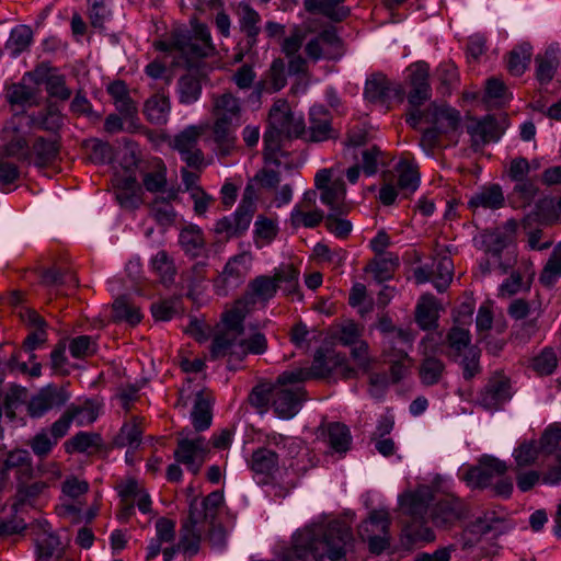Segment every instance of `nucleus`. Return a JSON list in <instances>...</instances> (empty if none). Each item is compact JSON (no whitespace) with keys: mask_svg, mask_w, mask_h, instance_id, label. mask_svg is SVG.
Instances as JSON below:
<instances>
[{"mask_svg":"<svg viewBox=\"0 0 561 561\" xmlns=\"http://www.w3.org/2000/svg\"><path fill=\"white\" fill-rule=\"evenodd\" d=\"M240 301L237 305L222 313L221 323L217 327V330L242 336L244 333V319L245 312L239 307Z\"/></svg>","mask_w":561,"mask_h":561,"instance_id":"obj_46","label":"nucleus"},{"mask_svg":"<svg viewBox=\"0 0 561 561\" xmlns=\"http://www.w3.org/2000/svg\"><path fill=\"white\" fill-rule=\"evenodd\" d=\"M113 317L117 321H126L129 324H138L142 314L134 304H130L125 297L117 298L113 304Z\"/></svg>","mask_w":561,"mask_h":561,"instance_id":"obj_56","label":"nucleus"},{"mask_svg":"<svg viewBox=\"0 0 561 561\" xmlns=\"http://www.w3.org/2000/svg\"><path fill=\"white\" fill-rule=\"evenodd\" d=\"M332 374L352 378L355 376V370L344 356L334 353L325 354L322 350L317 351L310 367L280 374L277 383L271 388L272 408L275 414L284 420L294 417L305 400V391L300 383L309 379L325 378Z\"/></svg>","mask_w":561,"mask_h":561,"instance_id":"obj_1","label":"nucleus"},{"mask_svg":"<svg viewBox=\"0 0 561 561\" xmlns=\"http://www.w3.org/2000/svg\"><path fill=\"white\" fill-rule=\"evenodd\" d=\"M7 100L13 106H32L37 103V92L24 83H14L8 89Z\"/></svg>","mask_w":561,"mask_h":561,"instance_id":"obj_47","label":"nucleus"},{"mask_svg":"<svg viewBox=\"0 0 561 561\" xmlns=\"http://www.w3.org/2000/svg\"><path fill=\"white\" fill-rule=\"evenodd\" d=\"M3 150L8 157L45 168L55 162L59 152L54 138L31 136L22 126L11 121L2 130Z\"/></svg>","mask_w":561,"mask_h":561,"instance_id":"obj_3","label":"nucleus"},{"mask_svg":"<svg viewBox=\"0 0 561 561\" xmlns=\"http://www.w3.org/2000/svg\"><path fill=\"white\" fill-rule=\"evenodd\" d=\"M278 231L275 220L259 216L254 222V243L261 249L270 244L276 237Z\"/></svg>","mask_w":561,"mask_h":561,"instance_id":"obj_53","label":"nucleus"},{"mask_svg":"<svg viewBox=\"0 0 561 561\" xmlns=\"http://www.w3.org/2000/svg\"><path fill=\"white\" fill-rule=\"evenodd\" d=\"M378 256L365 267V271L371 273L376 280L383 282L392 277L394 270L399 265V259L391 254Z\"/></svg>","mask_w":561,"mask_h":561,"instance_id":"obj_48","label":"nucleus"},{"mask_svg":"<svg viewBox=\"0 0 561 561\" xmlns=\"http://www.w3.org/2000/svg\"><path fill=\"white\" fill-rule=\"evenodd\" d=\"M364 95L369 102L390 105L392 102H403L405 89L401 82L378 73L366 80Z\"/></svg>","mask_w":561,"mask_h":561,"instance_id":"obj_13","label":"nucleus"},{"mask_svg":"<svg viewBox=\"0 0 561 561\" xmlns=\"http://www.w3.org/2000/svg\"><path fill=\"white\" fill-rule=\"evenodd\" d=\"M432 122L444 135H454L460 125V114L449 106H433Z\"/></svg>","mask_w":561,"mask_h":561,"instance_id":"obj_35","label":"nucleus"},{"mask_svg":"<svg viewBox=\"0 0 561 561\" xmlns=\"http://www.w3.org/2000/svg\"><path fill=\"white\" fill-rule=\"evenodd\" d=\"M142 184L150 193H157L164 190L167 185V168L162 163H158L152 171L142 176Z\"/></svg>","mask_w":561,"mask_h":561,"instance_id":"obj_64","label":"nucleus"},{"mask_svg":"<svg viewBox=\"0 0 561 561\" xmlns=\"http://www.w3.org/2000/svg\"><path fill=\"white\" fill-rule=\"evenodd\" d=\"M113 187L115 198L123 208L136 209L142 204V188L135 175L115 174Z\"/></svg>","mask_w":561,"mask_h":561,"instance_id":"obj_19","label":"nucleus"},{"mask_svg":"<svg viewBox=\"0 0 561 561\" xmlns=\"http://www.w3.org/2000/svg\"><path fill=\"white\" fill-rule=\"evenodd\" d=\"M434 273V286L438 291H445L453 279L454 265L449 257H442L435 265Z\"/></svg>","mask_w":561,"mask_h":561,"instance_id":"obj_63","label":"nucleus"},{"mask_svg":"<svg viewBox=\"0 0 561 561\" xmlns=\"http://www.w3.org/2000/svg\"><path fill=\"white\" fill-rule=\"evenodd\" d=\"M410 91L408 101L411 106L419 107L432 96L430 84V66L424 62H415L408 68Z\"/></svg>","mask_w":561,"mask_h":561,"instance_id":"obj_17","label":"nucleus"},{"mask_svg":"<svg viewBox=\"0 0 561 561\" xmlns=\"http://www.w3.org/2000/svg\"><path fill=\"white\" fill-rule=\"evenodd\" d=\"M535 76L541 85L552 81L560 66V47L558 44L549 45L543 53L535 57Z\"/></svg>","mask_w":561,"mask_h":561,"instance_id":"obj_27","label":"nucleus"},{"mask_svg":"<svg viewBox=\"0 0 561 561\" xmlns=\"http://www.w3.org/2000/svg\"><path fill=\"white\" fill-rule=\"evenodd\" d=\"M390 514L386 508L373 510L359 526V536L368 543L369 551L380 554L390 546Z\"/></svg>","mask_w":561,"mask_h":561,"instance_id":"obj_7","label":"nucleus"},{"mask_svg":"<svg viewBox=\"0 0 561 561\" xmlns=\"http://www.w3.org/2000/svg\"><path fill=\"white\" fill-rule=\"evenodd\" d=\"M255 209L256 205L255 198L253 196V190L251 186H247L241 203L232 214L234 225L238 228L240 234L247 231L250 227Z\"/></svg>","mask_w":561,"mask_h":561,"instance_id":"obj_34","label":"nucleus"},{"mask_svg":"<svg viewBox=\"0 0 561 561\" xmlns=\"http://www.w3.org/2000/svg\"><path fill=\"white\" fill-rule=\"evenodd\" d=\"M465 503L455 496L438 501L431 510V519L437 527H449L466 516Z\"/></svg>","mask_w":561,"mask_h":561,"instance_id":"obj_22","label":"nucleus"},{"mask_svg":"<svg viewBox=\"0 0 561 561\" xmlns=\"http://www.w3.org/2000/svg\"><path fill=\"white\" fill-rule=\"evenodd\" d=\"M68 350L73 358L84 359L96 353L98 343L92 336L79 335L69 341Z\"/></svg>","mask_w":561,"mask_h":561,"instance_id":"obj_59","label":"nucleus"},{"mask_svg":"<svg viewBox=\"0 0 561 561\" xmlns=\"http://www.w3.org/2000/svg\"><path fill=\"white\" fill-rule=\"evenodd\" d=\"M248 465L257 483L268 484L279 469V456L268 447H259L253 450Z\"/></svg>","mask_w":561,"mask_h":561,"instance_id":"obj_18","label":"nucleus"},{"mask_svg":"<svg viewBox=\"0 0 561 561\" xmlns=\"http://www.w3.org/2000/svg\"><path fill=\"white\" fill-rule=\"evenodd\" d=\"M533 47L529 43H522L514 47L507 56V69L511 75L522 76L530 61Z\"/></svg>","mask_w":561,"mask_h":561,"instance_id":"obj_40","label":"nucleus"},{"mask_svg":"<svg viewBox=\"0 0 561 561\" xmlns=\"http://www.w3.org/2000/svg\"><path fill=\"white\" fill-rule=\"evenodd\" d=\"M314 185L320 190V201L331 211L348 214L352 209L346 202V186L342 179L332 180L331 170L322 169L314 176Z\"/></svg>","mask_w":561,"mask_h":561,"instance_id":"obj_9","label":"nucleus"},{"mask_svg":"<svg viewBox=\"0 0 561 561\" xmlns=\"http://www.w3.org/2000/svg\"><path fill=\"white\" fill-rule=\"evenodd\" d=\"M530 287L529 279H525L519 272H512L511 275L500 285L497 296L510 298Z\"/></svg>","mask_w":561,"mask_h":561,"instance_id":"obj_61","label":"nucleus"},{"mask_svg":"<svg viewBox=\"0 0 561 561\" xmlns=\"http://www.w3.org/2000/svg\"><path fill=\"white\" fill-rule=\"evenodd\" d=\"M391 180L398 186L403 197L412 195L420 186L417 164L410 159L402 158L394 165Z\"/></svg>","mask_w":561,"mask_h":561,"instance_id":"obj_25","label":"nucleus"},{"mask_svg":"<svg viewBox=\"0 0 561 561\" xmlns=\"http://www.w3.org/2000/svg\"><path fill=\"white\" fill-rule=\"evenodd\" d=\"M467 133L471 137L472 148L478 150L488 142L497 141L503 130L493 116L486 115L481 119H471L467 125Z\"/></svg>","mask_w":561,"mask_h":561,"instance_id":"obj_23","label":"nucleus"},{"mask_svg":"<svg viewBox=\"0 0 561 561\" xmlns=\"http://www.w3.org/2000/svg\"><path fill=\"white\" fill-rule=\"evenodd\" d=\"M33 33L27 25H18L12 28L5 43V49L11 57H18L25 51L32 44Z\"/></svg>","mask_w":561,"mask_h":561,"instance_id":"obj_39","label":"nucleus"},{"mask_svg":"<svg viewBox=\"0 0 561 561\" xmlns=\"http://www.w3.org/2000/svg\"><path fill=\"white\" fill-rule=\"evenodd\" d=\"M437 302L432 296H423L416 306L415 320L423 329L434 328L437 321Z\"/></svg>","mask_w":561,"mask_h":561,"instance_id":"obj_45","label":"nucleus"},{"mask_svg":"<svg viewBox=\"0 0 561 561\" xmlns=\"http://www.w3.org/2000/svg\"><path fill=\"white\" fill-rule=\"evenodd\" d=\"M170 100L164 94H154L145 103L144 113L147 119L154 125H163L170 115Z\"/></svg>","mask_w":561,"mask_h":561,"instance_id":"obj_36","label":"nucleus"},{"mask_svg":"<svg viewBox=\"0 0 561 561\" xmlns=\"http://www.w3.org/2000/svg\"><path fill=\"white\" fill-rule=\"evenodd\" d=\"M436 76L439 81L438 90L442 94H450L459 84V72L453 61L442 62L436 69Z\"/></svg>","mask_w":561,"mask_h":561,"instance_id":"obj_50","label":"nucleus"},{"mask_svg":"<svg viewBox=\"0 0 561 561\" xmlns=\"http://www.w3.org/2000/svg\"><path fill=\"white\" fill-rule=\"evenodd\" d=\"M175 198V194H170L168 198L157 197L150 204V215L161 226H171L175 219V211L171 204V199Z\"/></svg>","mask_w":561,"mask_h":561,"instance_id":"obj_49","label":"nucleus"},{"mask_svg":"<svg viewBox=\"0 0 561 561\" xmlns=\"http://www.w3.org/2000/svg\"><path fill=\"white\" fill-rule=\"evenodd\" d=\"M210 356L213 359L228 357L229 363L243 360L241 336L216 330L210 345Z\"/></svg>","mask_w":561,"mask_h":561,"instance_id":"obj_24","label":"nucleus"},{"mask_svg":"<svg viewBox=\"0 0 561 561\" xmlns=\"http://www.w3.org/2000/svg\"><path fill=\"white\" fill-rule=\"evenodd\" d=\"M323 219L321 209L293 208L290 213V225L294 228H316Z\"/></svg>","mask_w":561,"mask_h":561,"instance_id":"obj_55","label":"nucleus"},{"mask_svg":"<svg viewBox=\"0 0 561 561\" xmlns=\"http://www.w3.org/2000/svg\"><path fill=\"white\" fill-rule=\"evenodd\" d=\"M504 204V195L500 187V185L493 184L490 186H484L477 193H474L468 205L470 208H490V209H499Z\"/></svg>","mask_w":561,"mask_h":561,"instance_id":"obj_31","label":"nucleus"},{"mask_svg":"<svg viewBox=\"0 0 561 561\" xmlns=\"http://www.w3.org/2000/svg\"><path fill=\"white\" fill-rule=\"evenodd\" d=\"M240 125L213 119L210 127L211 140L216 146V151L221 157L232 153L237 145L236 130Z\"/></svg>","mask_w":561,"mask_h":561,"instance_id":"obj_29","label":"nucleus"},{"mask_svg":"<svg viewBox=\"0 0 561 561\" xmlns=\"http://www.w3.org/2000/svg\"><path fill=\"white\" fill-rule=\"evenodd\" d=\"M353 539L351 529L340 522L314 523L296 530L289 545L279 546L278 561H346Z\"/></svg>","mask_w":561,"mask_h":561,"instance_id":"obj_2","label":"nucleus"},{"mask_svg":"<svg viewBox=\"0 0 561 561\" xmlns=\"http://www.w3.org/2000/svg\"><path fill=\"white\" fill-rule=\"evenodd\" d=\"M335 137L331 113L323 105H314L309 113V140L324 141Z\"/></svg>","mask_w":561,"mask_h":561,"instance_id":"obj_26","label":"nucleus"},{"mask_svg":"<svg viewBox=\"0 0 561 561\" xmlns=\"http://www.w3.org/2000/svg\"><path fill=\"white\" fill-rule=\"evenodd\" d=\"M204 522L201 519V513L195 512L193 508L186 520L183 522L180 529L179 545L181 551L193 557L198 553L202 536L205 531Z\"/></svg>","mask_w":561,"mask_h":561,"instance_id":"obj_20","label":"nucleus"},{"mask_svg":"<svg viewBox=\"0 0 561 561\" xmlns=\"http://www.w3.org/2000/svg\"><path fill=\"white\" fill-rule=\"evenodd\" d=\"M89 489L90 484L87 480L73 474L68 476L61 483L60 500L62 502L56 508L58 515L61 517H79L84 505L83 499Z\"/></svg>","mask_w":561,"mask_h":561,"instance_id":"obj_12","label":"nucleus"},{"mask_svg":"<svg viewBox=\"0 0 561 561\" xmlns=\"http://www.w3.org/2000/svg\"><path fill=\"white\" fill-rule=\"evenodd\" d=\"M204 133L202 125H190L176 134L171 142L180 158L191 169L202 171L208 165L203 150L198 147L199 139Z\"/></svg>","mask_w":561,"mask_h":561,"instance_id":"obj_8","label":"nucleus"},{"mask_svg":"<svg viewBox=\"0 0 561 561\" xmlns=\"http://www.w3.org/2000/svg\"><path fill=\"white\" fill-rule=\"evenodd\" d=\"M37 561H57L64 549L59 538L54 534H44L36 543Z\"/></svg>","mask_w":561,"mask_h":561,"instance_id":"obj_43","label":"nucleus"},{"mask_svg":"<svg viewBox=\"0 0 561 561\" xmlns=\"http://www.w3.org/2000/svg\"><path fill=\"white\" fill-rule=\"evenodd\" d=\"M100 443V435L88 432H79L71 439L66 442L65 447L67 453H85L90 448L98 447Z\"/></svg>","mask_w":561,"mask_h":561,"instance_id":"obj_60","label":"nucleus"},{"mask_svg":"<svg viewBox=\"0 0 561 561\" xmlns=\"http://www.w3.org/2000/svg\"><path fill=\"white\" fill-rule=\"evenodd\" d=\"M299 270L290 263H283L272 271V274H262L252 278L245 291L247 300L252 304L266 306L276 294L301 299L299 286Z\"/></svg>","mask_w":561,"mask_h":561,"instance_id":"obj_4","label":"nucleus"},{"mask_svg":"<svg viewBox=\"0 0 561 561\" xmlns=\"http://www.w3.org/2000/svg\"><path fill=\"white\" fill-rule=\"evenodd\" d=\"M121 502H134L145 490L142 484L134 477H125L118 480L114 486Z\"/></svg>","mask_w":561,"mask_h":561,"instance_id":"obj_62","label":"nucleus"},{"mask_svg":"<svg viewBox=\"0 0 561 561\" xmlns=\"http://www.w3.org/2000/svg\"><path fill=\"white\" fill-rule=\"evenodd\" d=\"M561 277V242H559L552 253L550 254V257L548 259L546 265L543 266L539 280L540 283L546 286L550 287Z\"/></svg>","mask_w":561,"mask_h":561,"instance_id":"obj_52","label":"nucleus"},{"mask_svg":"<svg viewBox=\"0 0 561 561\" xmlns=\"http://www.w3.org/2000/svg\"><path fill=\"white\" fill-rule=\"evenodd\" d=\"M270 126L285 138L299 137L305 133V121L301 115L290 111L289 104L284 99L274 102L268 114Z\"/></svg>","mask_w":561,"mask_h":561,"instance_id":"obj_14","label":"nucleus"},{"mask_svg":"<svg viewBox=\"0 0 561 561\" xmlns=\"http://www.w3.org/2000/svg\"><path fill=\"white\" fill-rule=\"evenodd\" d=\"M328 442L330 447L336 453H345L351 444L352 436L346 425L341 423H330L327 427Z\"/></svg>","mask_w":561,"mask_h":561,"instance_id":"obj_54","label":"nucleus"},{"mask_svg":"<svg viewBox=\"0 0 561 561\" xmlns=\"http://www.w3.org/2000/svg\"><path fill=\"white\" fill-rule=\"evenodd\" d=\"M178 94L181 104L190 105L198 101L202 94V83L197 76L187 73L178 81Z\"/></svg>","mask_w":561,"mask_h":561,"instance_id":"obj_41","label":"nucleus"},{"mask_svg":"<svg viewBox=\"0 0 561 561\" xmlns=\"http://www.w3.org/2000/svg\"><path fill=\"white\" fill-rule=\"evenodd\" d=\"M210 451V443L202 435L183 437L174 450L176 462L182 463L193 474H197Z\"/></svg>","mask_w":561,"mask_h":561,"instance_id":"obj_10","label":"nucleus"},{"mask_svg":"<svg viewBox=\"0 0 561 561\" xmlns=\"http://www.w3.org/2000/svg\"><path fill=\"white\" fill-rule=\"evenodd\" d=\"M179 242L183 251L192 257L201 255L205 248L203 231L196 226H188L182 229Z\"/></svg>","mask_w":561,"mask_h":561,"instance_id":"obj_38","label":"nucleus"},{"mask_svg":"<svg viewBox=\"0 0 561 561\" xmlns=\"http://www.w3.org/2000/svg\"><path fill=\"white\" fill-rule=\"evenodd\" d=\"M150 270L163 285L174 282L176 267L173 259L164 250H160L150 259Z\"/></svg>","mask_w":561,"mask_h":561,"instance_id":"obj_33","label":"nucleus"},{"mask_svg":"<svg viewBox=\"0 0 561 561\" xmlns=\"http://www.w3.org/2000/svg\"><path fill=\"white\" fill-rule=\"evenodd\" d=\"M192 423L196 431H205L211 424V404L209 398L202 391L196 394L192 411Z\"/></svg>","mask_w":561,"mask_h":561,"instance_id":"obj_42","label":"nucleus"},{"mask_svg":"<svg viewBox=\"0 0 561 561\" xmlns=\"http://www.w3.org/2000/svg\"><path fill=\"white\" fill-rule=\"evenodd\" d=\"M433 497V491L426 485L399 496L400 510L409 517L402 528V536L408 543L431 542L435 539L434 531L427 526V512Z\"/></svg>","mask_w":561,"mask_h":561,"instance_id":"obj_5","label":"nucleus"},{"mask_svg":"<svg viewBox=\"0 0 561 561\" xmlns=\"http://www.w3.org/2000/svg\"><path fill=\"white\" fill-rule=\"evenodd\" d=\"M239 15L241 31L247 36L248 45L250 47H253L256 44V38L261 31L259 26V23L261 22V16L248 3L240 4Z\"/></svg>","mask_w":561,"mask_h":561,"instance_id":"obj_37","label":"nucleus"},{"mask_svg":"<svg viewBox=\"0 0 561 561\" xmlns=\"http://www.w3.org/2000/svg\"><path fill=\"white\" fill-rule=\"evenodd\" d=\"M153 46L159 51L178 53L188 60L207 57L215 50L208 27L198 22L192 23L191 32L174 31Z\"/></svg>","mask_w":561,"mask_h":561,"instance_id":"obj_6","label":"nucleus"},{"mask_svg":"<svg viewBox=\"0 0 561 561\" xmlns=\"http://www.w3.org/2000/svg\"><path fill=\"white\" fill-rule=\"evenodd\" d=\"M66 411L78 426H85L96 421L100 405L94 400L84 399L83 401L71 403Z\"/></svg>","mask_w":561,"mask_h":561,"instance_id":"obj_32","label":"nucleus"},{"mask_svg":"<svg viewBox=\"0 0 561 561\" xmlns=\"http://www.w3.org/2000/svg\"><path fill=\"white\" fill-rule=\"evenodd\" d=\"M448 345L453 355L457 358L467 353L469 348H476L471 345L470 332L467 329L454 327L447 334Z\"/></svg>","mask_w":561,"mask_h":561,"instance_id":"obj_58","label":"nucleus"},{"mask_svg":"<svg viewBox=\"0 0 561 561\" xmlns=\"http://www.w3.org/2000/svg\"><path fill=\"white\" fill-rule=\"evenodd\" d=\"M445 370L444 363L434 356H426L420 366V378L422 383L433 386L437 383Z\"/></svg>","mask_w":561,"mask_h":561,"instance_id":"obj_57","label":"nucleus"},{"mask_svg":"<svg viewBox=\"0 0 561 561\" xmlns=\"http://www.w3.org/2000/svg\"><path fill=\"white\" fill-rule=\"evenodd\" d=\"M345 0H304V7L309 13H320L325 18L340 22L350 14V9L344 7Z\"/></svg>","mask_w":561,"mask_h":561,"instance_id":"obj_30","label":"nucleus"},{"mask_svg":"<svg viewBox=\"0 0 561 561\" xmlns=\"http://www.w3.org/2000/svg\"><path fill=\"white\" fill-rule=\"evenodd\" d=\"M267 81L259 83V93L263 91L273 93L282 90L286 83L285 62L280 59H274L266 75Z\"/></svg>","mask_w":561,"mask_h":561,"instance_id":"obj_44","label":"nucleus"},{"mask_svg":"<svg viewBox=\"0 0 561 561\" xmlns=\"http://www.w3.org/2000/svg\"><path fill=\"white\" fill-rule=\"evenodd\" d=\"M141 435L142 419L134 417L122 426L116 437V444L119 447H138L141 442Z\"/></svg>","mask_w":561,"mask_h":561,"instance_id":"obj_51","label":"nucleus"},{"mask_svg":"<svg viewBox=\"0 0 561 561\" xmlns=\"http://www.w3.org/2000/svg\"><path fill=\"white\" fill-rule=\"evenodd\" d=\"M210 114L213 119L241 125V102L231 92L213 94Z\"/></svg>","mask_w":561,"mask_h":561,"instance_id":"obj_21","label":"nucleus"},{"mask_svg":"<svg viewBox=\"0 0 561 561\" xmlns=\"http://www.w3.org/2000/svg\"><path fill=\"white\" fill-rule=\"evenodd\" d=\"M507 471L504 461L483 455L477 466L468 467L462 472V480L473 489H485L493 484L494 480L502 477Z\"/></svg>","mask_w":561,"mask_h":561,"instance_id":"obj_11","label":"nucleus"},{"mask_svg":"<svg viewBox=\"0 0 561 561\" xmlns=\"http://www.w3.org/2000/svg\"><path fill=\"white\" fill-rule=\"evenodd\" d=\"M70 397V392L65 387L48 385L30 399L27 413L33 419L43 417L50 410L65 405Z\"/></svg>","mask_w":561,"mask_h":561,"instance_id":"obj_16","label":"nucleus"},{"mask_svg":"<svg viewBox=\"0 0 561 561\" xmlns=\"http://www.w3.org/2000/svg\"><path fill=\"white\" fill-rule=\"evenodd\" d=\"M27 76L33 77L36 83H45L46 91L51 98L66 101L70 99L72 92L66 84V77L64 75L51 72L44 66L37 67L32 73Z\"/></svg>","mask_w":561,"mask_h":561,"instance_id":"obj_28","label":"nucleus"},{"mask_svg":"<svg viewBox=\"0 0 561 561\" xmlns=\"http://www.w3.org/2000/svg\"><path fill=\"white\" fill-rule=\"evenodd\" d=\"M251 261V255L245 252L230 257L215 280L217 295L226 296L229 290L237 288L249 273Z\"/></svg>","mask_w":561,"mask_h":561,"instance_id":"obj_15","label":"nucleus"}]
</instances>
